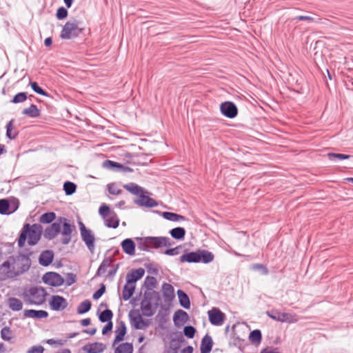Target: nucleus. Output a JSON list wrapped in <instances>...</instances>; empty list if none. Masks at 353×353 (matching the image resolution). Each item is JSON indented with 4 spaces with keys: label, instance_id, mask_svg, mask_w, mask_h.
I'll return each instance as SVG.
<instances>
[{
    "label": "nucleus",
    "instance_id": "nucleus-1",
    "mask_svg": "<svg viewBox=\"0 0 353 353\" xmlns=\"http://www.w3.org/2000/svg\"><path fill=\"white\" fill-rule=\"evenodd\" d=\"M75 226L71 225L67 219L61 217L45 230L43 236L46 239L52 240L61 232L63 236L61 243L67 245L71 241V234Z\"/></svg>",
    "mask_w": 353,
    "mask_h": 353
},
{
    "label": "nucleus",
    "instance_id": "nucleus-2",
    "mask_svg": "<svg viewBox=\"0 0 353 353\" xmlns=\"http://www.w3.org/2000/svg\"><path fill=\"white\" fill-rule=\"evenodd\" d=\"M43 228L40 224L34 223L30 225L26 223L19 235L18 239V245L20 248L24 246L26 241L28 238V243L30 245H36L41 239Z\"/></svg>",
    "mask_w": 353,
    "mask_h": 353
},
{
    "label": "nucleus",
    "instance_id": "nucleus-3",
    "mask_svg": "<svg viewBox=\"0 0 353 353\" xmlns=\"http://www.w3.org/2000/svg\"><path fill=\"white\" fill-rule=\"evenodd\" d=\"M48 296L46 290L40 286H34L23 290L21 297L29 305H41L46 302Z\"/></svg>",
    "mask_w": 353,
    "mask_h": 353
},
{
    "label": "nucleus",
    "instance_id": "nucleus-4",
    "mask_svg": "<svg viewBox=\"0 0 353 353\" xmlns=\"http://www.w3.org/2000/svg\"><path fill=\"white\" fill-rule=\"evenodd\" d=\"M161 292L163 301L158 304L157 301H160V296L156 292V310L159 307V310L169 311L172 307V302L174 299V289L173 286L168 283H163L161 286Z\"/></svg>",
    "mask_w": 353,
    "mask_h": 353
},
{
    "label": "nucleus",
    "instance_id": "nucleus-5",
    "mask_svg": "<svg viewBox=\"0 0 353 353\" xmlns=\"http://www.w3.org/2000/svg\"><path fill=\"white\" fill-rule=\"evenodd\" d=\"M81 23L77 20L69 21L65 23L61 32V38L63 39H71L78 37L83 30L80 27Z\"/></svg>",
    "mask_w": 353,
    "mask_h": 353
},
{
    "label": "nucleus",
    "instance_id": "nucleus-6",
    "mask_svg": "<svg viewBox=\"0 0 353 353\" xmlns=\"http://www.w3.org/2000/svg\"><path fill=\"white\" fill-rule=\"evenodd\" d=\"M13 262L14 256H11L0 265V281L17 276Z\"/></svg>",
    "mask_w": 353,
    "mask_h": 353
},
{
    "label": "nucleus",
    "instance_id": "nucleus-7",
    "mask_svg": "<svg viewBox=\"0 0 353 353\" xmlns=\"http://www.w3.org/2000/svg\"><path fill=\"white\" fill-rule=\"evenodd\" d=\"M79 225L81 236L83 241L86 245L88 249L92 253H93L94 251V248H95V245H94L95 238H94V235L93 232L90 229H88L85 226V225L83 223V222H81V221L79 222Z\"/></svg>",
    "mask_w": 353,
    "mask_h": 353
},
{
    "label": "nucleus",
    "instance_id": "nucleus-8",
    "mask_svg": "<svg viewBox=\"0 0 353 353\" xmlns=\"http://www.w3.org/2000/svg\"><path fill=\"white\" fill-rule=\"evenodd\" d=\"M154 304V295L153 292L145 291L143 298L141 302V310L144 316H150L153 314L152 306Z\"/></svg>",
    "mask_w": 353,
    "mask_h": 353
},
{
    "label": "nucleus",
    "instance_id": "nucleus-9",
    "mask_svg": "<svg viewBox=\"0 0 353 353\" xmlns=\"http://www.w3.org/2000/svg\"><path fill=\"white\" fill-rule=\"evenodd\" d=\"M13 264L14 265L17 275L19 276L29 270L31 265V260L28 256L21 254L16 257L14 256Z\"/></svg>",
    "mask_w": 353,
    "mask_h": 353
},
{
    "label": "nucleus",
    "instance_id": "nucleus-10",
    "mask_svg": "<svg viewBox=\"0 0 353 353\" xmlns=\"http://www.w3.org/2000/svg\"><path fill=\"white\" fill-rule=\"evenodd\" d=\"M267 315L272 319L282 323H296L297 318L295 314H291L285 312H281L276 310H272L267 312Z\"/></svg>",
    "mask_w": 353,
    "mask_h": 353
},
{
    "label": "nucleus",
    "instance_id": "nucleus-11",
    "mask_svg": "<svg viewBox=\"0 0 353 353\" xmlns=\"http://www.w3.org/2000/svg\"><path fill=\"white\" fill-rule=\"evenodd\" d=\"M220 111L224 117L229 119H234L238 114L237 106L234 102L230 101L221 103Z\"/></svg>",
    "mask_w": 353,
    "mask_h": 353
},
{
    "label": "nucleus",
    "instance_id": "nucleus-12",
    "mask_svg": "<svg viewBox=\"0 0 353 353\" xmlns=\"http://www.w3.org/2000/svg\"><path fill=\"white\" fill-rule=\"evenodd\" d=\"M208 314L210 323L215 326L223 325L225 319V314L218 307H212L208 312Z\"/></svg>",
    "mask_w": 353,
    "mask_h": 353
},
{
    "label": "nucleus",
    "instance_id": "nucleus-13",
    "mask_svg": "<svg viewBox=\"0 0 353 353\" xmlns=\"http://www.w3.org/2000/svg\"><path fill=\"white\" fill-rule=\"evenodd\" d=\"M42 280L44 283L54 287L61 286L64 283L62 276L59 274L53 272L46 273L43 276Z\"/></svg>",
    "mask_w": 353,
    "mask_h": 353
},
{
    "label": "nucleus",
    "instance_id": "nucleus-14",
    "mask_svg": "<svg viewBox=\"0 0 353 353\" xmlns=\"http://www.w3.org/2000/svg\"><path fill=\"white\" fill-rule=\"evenodd\" d=\"M129 318L132 327L136 329H144L147 326V323L143 320L139 310H132L129 312Z\"/></svg>",
    "mask_w": 353,
    "mask_h": 353
},
{
    "label": "nucleus",
    "instance_id": "nucleus-15",
    "mask_svg": "<svg viewBox=\"0 0 353 353\" xmlns=\"http://www.w3.org/2000/svg\"><path fill=\"white\" fill-rule=\"evenodd\" d=\"M49 304L51 309L54 311L63 310L68 306L67 300L63 296L59 295L52 296Z\"/></svg>",
    "mask_w": 353,
    "mask_h": 353
},
{
    "label": "nucleus",
    "instance_id": "nucleus-16",
    "mask_svg": "<svg viewBox=\"0 0 353 353\" xmlns=\"http://www.w3.org/2000/svg\"><path fill=\"white\" fill-rule=\"evenodd\" d=\"M136 241L138 249L142 251H150L154 248V237H137Z\"/></svg>",
    "mask_w": 353,
    "mask_h": 353
},
{
    "label": "nucleus",
    "instance_id": "nucleus-17",
    "mask_svg": "<svg viewBox=\"0 0 353 353\" xmlns=\"http://www.w3.org/2000/svg\"><path fill=\"white\" fill-rule=\"evenodd\" d=\"M184 341L185 339L183 334L181 332H176L172 336L170 341V348L174 353H177Z\"/></svg>",
    "mask_w": 353,
    "mask_h": 353
},
{
    "label": "nucleus",
    "instance_id": "nucleus-18",
    "mask_svg": "<svg viewBox=\"0 0 353 353\" xmlns=\"http://www.w3.org/2000/svg\"><path fill=\"white\" fill-rule=\"evenodd\" d=\"M189 319L188 313L181 309L177 310L173 316V321L176 327H180L185 323Z\"/></svg>",
    "mask_w": 353,
    "mask_h": 353
},
{
    "label": "nucleus",
    "instance_id": "nucleus-19",
    "mask_svg": "<svg viewBox=\"0 0 353 353\" xmlns=\"http://www.w3.org/2000/svg\"><path fill=\"white\" fill-rule=\"evenodd\" d=\"M214 259L212 252L207 250H197V263H203L205 264L212 262Z\"/></svg>",
    "mask_w": 353,
    "mask_h": 353
},
{
    "label": "nucleus",
    "instance_id": "nucleus-20",
    "mask_svg": "<svg viewBox=\"0 0 353 353\" xmlns=\"http://www.w3.org/2000/svg\"><path fill=\"white\" fill-rule=\"evenodd\" d=\"M145 274L143 268H138L132 270L126 274V281L135 285L136 282L141 279Z\"/></svg>",
    "mask_w": 353,
    "mask_h": 353
},
{
    "label": "nucleus",
    "instance_id": "nucleus-21",
    "mask_svg": "<svg viewBox=\"0 0 353 353\" xmlns=\"http://www.w3.org/2000/svg\"><path fill=\"white\" fill-rule=\"evenodd\" d=\"M23 316L26 318H32L37 319H45L48 316V313L45 310H25Z\"/></svg>",
    "mask_w": 353,
    "mask_h": 353
},
{
    "label": "nucleus",
    "instance_id": "nucleus-22",
    "mask_svg": "<svg viewBox=\"0 0 353 353\" xmlns=\"http://www.w3.org/2000/svg\"><path fill=\"white\" fill-rule=\"evenodd\" d=\"M138 198L134 200V203L140 206L153 207L154 205V201L149 196L145 195V192L143 190V193L138 195Z\"/></svg>",
    "mask_w": 353,
    "mask_h": 353
},
{
    "label": "nucleus",
    "instance_id": "nucleus-23",
    "mask_svg": "<svg viewBox=\"0 0 353 353\" xmlns=\"http://www.w3.org/2000/svg\"><path fill=\"white\" fill-rule=\"evenodd\" d=\"M213 346V341L212 337L205 334L201 340L200 350L201 353H210Z\"/></svg>",
    "mask_w": 353,
    "mask_h": 353
},
{
    "label": "nucleus",
    "instance_id": "nucleus-24",
    "mask_svg": "<svg viewBox=\"0 0 353 353\" xmlns=\"http://www.w3.org/2000/svg\"><path fill=\"white\" fill-rule=\"evenodd\" d=\"M114 261V259L111 256L105 257L101 265H99L96 276H101V275L104 274L107 270L108 268H111L113 265L112 263Z\"/></svg>",
    "mask_w": 353,
    "mask_h": 353
},
{
    "label": "nucleus",
    "instance_id": "nucleus-25",
    "mask_svg": "<svg viewBox=\"0 0 353 353\" xmlns=\"http://www.w3.org/2000/svg\"><path fill=\"white\" fill-rule=\"evenodd\" d=\"M105 225L108 228H117L119 226V219L117 214L114 212L108 214V215L103 219Z\"/></svg>",
    "mask_w": 353,
    "mask_h": 353
},
{
    "label": "nucleus",
    "instance_id": "nucleus-26",
    "mask_svg": "<svg viewBox=\"0 0 353 353\" xmlns=\"http://www.w3.org/2000/svg\"><path fill=\"white\" fill-rule=\"evenodd\" d=\"M53 259V252L51 250H46L41 253L39 258V261L41 265L48 266L52 263Z\"/></svg>",
    "mask_w": 353,
    "mask_h": 353
},
{
    "label": "nucleus",
    "instance_id": "nucleus-27",
    "mask_svg": "<svg viewBox=\"0 0 353 353\" xmlns=\"http://www.w3.org/2000/svg\"><path fill=\"white\" fill-rule=\"evenodd\" d=\"M103 167L110 170L117 169L118 170H122L123 172H132V169L129 167H125L119 163L106 160L103 162Z\"/></svg>",
    "mask_w": 353,
    "mask_h": 353
},
{
    "label": "nucleus",
    "instance_id": "nucleus-28",
    "mask_svg": "<svg viewBox=\"0 0 353 353\" xmlns=\"http://www.w3.org/2000/svg\"><path fill=\"white\" fill-rule=\"evenodd\" d=\"M121 247L125 253L129 255H134L135 243L131 239H125L121 242Z\"/></svg>",
    "mask_w": 353,
    "mask_h": 353
},
{
    "label": "nucleus",
    "instance_id": "nucleus-29",
    "mask_svg": "<svg viewBox=\"0 0 353 353\" xmlns=\"http://www.w3.org/2000/svg\"><path fill=\"white\" fill-rule=\"evenodd\" d=\"M165 219L173 221V222H179L183 221L186 220L185 216H182L181 214H178L176 213L170 212H159Z\"/></svg>",
    "mask_w": 353,
    "mask_h": 353
},
{
    "label": "nucleus",
    "instance_id": "nucleus-30",
    "mask_svg": "<svg viewBox=\"0 0 353 353\" xmlns=\"http://www.w3.org/2000/svg\"><path fill=\"white\" fill-rule=\"evenodd\" d=\"M177 295L180 305L185 309L190 308V301L188 294L181 290H177Z\"/></svg>",
    "mask_w": 353,
    "mask_h": 353
},
{
    "label": "nucleus",
    "instance_id": "nucleus-31",
    "mask_svg": "<svg viewBox=\"0 0 353 353\" xmlns=\"http://www.w3.org/2000/svg\"><path fill=\"white\" fill-rule=\"evenodd\" d=\"M126 333V327L125 323L121 321L118 325L115 330V338L114 340V345L120 342L123 339V337Z\"/></svg>",
    "mask_w": 353,
    "mask_h": 353
},
{
    "label": "nucleus",
    "instance_id": "nucleus-32",
    "mask_svg": "<svg viewBox=\"0 0 353 353\" xmlns=\"http://www.w3.org/2000/svg\"><path fill=\"white\" fill-rule=\"evenodd\" d=\"M135 287L136 285L126 281L122 292V298L124 301H128L131 298L134 292Z\"/></svg>",
    "mask_w": 353,
    "mask_h": 353
},
{
    "label": "nucleus",
    "instance_id": "nucleus-33",
    "mask_svg": "<svg viewBox=\"0 0 353 353\" xmlns=\"http://www.w3.org/2000/svg\"><path fill=\"white\" fill-rule=\"evenodd\" d=\"M186 231L182 227H176L170 230L169 234L170 236L178 241L183 240L185 236Z\"/></svg>",
    "mask_w": 353,
    "mask_h": 353
},
{
    "label": "nucleus",
    "instance_id": "nucleus-34",
    "mask_svg": "<svg viewBox=\"0 0 353 353\" xmlns=\"http://www.w3.org/2000/svg\"><path fill=\"white\" fill-rule=\"evenodd\" d=\"M181 263H197V250L195 252H190L182 254L179 257Z\"/></svg>",
    "mask_w": 353,
    "mask_h": 353
},
{
    "label": "nucleus",
    "instance_id": "nucleus-35",
    "mask_svg": "<svg viewBox=\"0 0 353 353\" xmlns=\"http://www.w3.org/2000/svg\"><path fill=\"white\" fill-rule=\"evenodd\" d=\"M8 304L9 308L15 312H18L22 310L23 303L22 301L15 297H10L8 299Z\"/></svg>",
    "mask_w": 353,
    "mask_h": 353
},
{
    "label": "nucleus",
    "instance_id": "nucleus-36",
    "mask_svg": "<svg viewBox=\"0 0 353 353\" xmlns=\"http://www.w3.org/2000/svg\"><path fill=\"white\" fill-rule=\"evenodd\" d=\"M105 346L101 343H94L85 347L88 353H101L103 352Z\"/></svg>",
    "mask_w": 353,
    "mask_h": 353
},
{
    "label": "nucleus",
    "instance_id": "nucleus-37",
    "mask_svg": "<svg viewBox=\"0 0 353 353\" xmlns=\"http://www.w3.org/2000/svg\"><path fill=\"white\" fill-rule=\"evenodd\" d=\"M249 340L251 343L258 345L262 341V334L260 330H254L249 334Z\"/></svg>",
    "mask_w": 353,
    "mask_h": 353
},
{
    "label": "nucleus",
    "instance_id": "nucleus-38",
    "mask_svg": "<svg viewBox=\"0 0 353 353\" xmlns=\"http://www.w3.org/2000/svg\"><path fill=\"white\" fill-rule=\"evenodd\" d=\"M22 114L32 118H36L40 115V112L36 105L32 104L29 108L23 109Z\"/></svg>",
    "mask_w": 353,
    "mask_h": 353
},
{
    "label": "nucleus",
    "instance_id": "nucleus-39",
    "mask_svg": "<svg viewBox=\"0 0 353 353\" xmlns=\"http://www.w3.org/2000/svg\"><path fill=\"white\" fill-rule=\"evenodd\" d=\"M14 120L11 119L6 125V137L10 139H16L18 132L14 130Z\"/></svg>",
    "mask_w": 353,
    "mask_h": 353
},
{
    "label": "nucleus",
    "instance_id": "nucleus-40",
    "mask_svg": "<svg viewBox=\"0 0 353 353\" xmlns=\"http://www.w3.org/2000/svg\"><path fill=\"white\" fill-rule=\"evenodd\" d=\"M132 352L133 346L130 343H121L114 350V353H132Z\"/></svg>",
    "mask_w": 353,
    "mask_h": 353
},
{
    "label": "nucleus",
    "instance_id": "nucleus-41",
    "mask_svg": "<svg viewBox=\"0 0 353 353\" xmlns=\"http://www.w3.org/2000/svg\"><path fill=\"white\" fill-rule=\"evenodd\" d=\"M123 187L128 192H130L132 194H134L137 196L139 195V194L143 193V189L142 188H141L140 186H139L138 185L133 183H130L124 185Z\"/></svg>",
    "mask_w": 353,
    "mask_h": 353
},
{
    "label": "nucleus",
    "instance_id": "nucleus-42",
    "mask_svg": "<svg viewBox=\"0 0 353 353\" xmlns=\"http://www.w3.org/2000/svg\"><path fill=\"white\" fill-rule=\"evenodd\" d=\"M170 311L159 310L157 315V318L159 321V324L161 327H163L164 325L169 321Z\"/></svg>",
    "mask_w": 353,
    "mask_h": 353
},
{
    "label": "nucleus",
    "instance_id": "nucleus-43",
    "mask_svg": "<svg viewBox=\"0 0 353 353\" xmlns=\"http://www.w3.org/2000/svg\"><path fill=\"white\" fill-rule=\"evenodd\" d=\"M91 308V302L89 300H85L81 302L77 307L78 314H84L88 312Z\"/></svg>",
    "mask_w": 353,
    "mask_h": 353
},
{
    "label": "nucleus",
    "instance_id": "nucleus-44",
    "mask_svg": "<svg viewBox=\"0 0 353 353\" xmlns=\"http://www.w3.org/2000/svg\"><path fill=\"white\" fill-rule=\"evenodd\" d=\"M56 218V214L54 212H46L42 214L39 218V221L42 223H50Z\"/></svg>",
    "mask_w": 353,
    "mask_h": 353
},
{
    "label": "nucleus",
    "instance_id": "nucleus-45",
    "mask_svg": "<svg viewBox=\"0 0 353 353\" xmlns=\"http://www.w3.org/2000/svg\"><path fill=\"white\" fill-rule=\"evenodd\" d=\"M112 316H113L112 312L110 310L107 309V310L103 311L100 314L99 319L100 321H101L103 323H105V322L108 323L109 321H111Z\"/></svg>",
    "mask_w": 353,
    "mask_h": 353
},
{
    "label": "nucleus",
    "instance_id": "nucleus-46",
    "mask_svg": "<svg viewBox=\"0 0 353 353\" xmlns=\"http://www.w3.org/2000/svg\"><path fill=\"white\" fill-rule=\"evenodd\" d=\"M351 155L349 154H340V153H328L327 157L330 161H334V160H345L349 159L351 158Z\"/></svg>",
    "mask_w": 353,
    "mask_h": 353
},
{
    "label": "nucleus",
    "instance_id": "nucleus-47",
    "mask_svg": "<svg viewBox=\"0 0 353 353\" xmlns=\"http://www.w3.org/2000/svg\"><path fill=\"white\" fill-rule=\"evenodd\" d=\"M144 287L145 291H150L154 293V276H147L145 282Z\"/></svg>",
    "mask_w": 353,
    "mask_h": 353
},
{
    "label": "nucleus",
    "instance_id": "nucleus-48",
    "mask_svg": "<svg viewBox=\"0 0 353 353\" xmlns=\"http://www.w3.org/2000/svg\"><path fill=\"white\" fill-rule=\"evenodd\" d=\"M76 185L70 181L65 182L63 184V190L66 195H71L76 191Z\"/></svg>",
    "mask_w": 353,
    "mask_h": 353
},
{
    "label": "nucleus",
    "instance_id": "nucleus-49",
    "mask_svg": "<svg viewBox=\"0 0 353 353\" xmlns=\"http://www.w3.org/2000/svg\"><path fill=\"white\" fill-rule=\"evenodd\" d=\"M10 204L7 199H0V214H9Z\"/></svg>",
    "mask_w": 353,
    "mask_h": 353
},
{
    "label": "nucleus",
    "instance_id": "nucleus-50",
    "mask_svg": "<svg viewBox=\"0 0 353 353\" xmlns=\"http://www.w3.org/2000/svg\"><path fill=\"white\" fill-rule=\"evenodd\" d=\"M196 329L192 325H186L183 328V334L188 339H193L196 334Z\"/></svg>",
    "mask_w": 353,
    "mask_h": 353
},
{
    "label": "nucleus",
    "instance_id": "nucleus-51",
    "mask_svg": "<svg viewBox=\"0 0 353 353\" xmlns=\"http://www.w3.org/2000/svg\"><path fill=\"white\" fill-rule=\"evenodd\" d=\"M170 238L167 236H156V249L168 244Z\"/></svg>",
    "mask_w": 353,
    "mask_h": 353
},
{
    "label": "nucleus",
    "instance_id": "nucleus-52",
    "mask_svg": "<svg viewBox=\"0 0 353 353\" xmlns=\"http://www.w3.org/2000/svg\"><path fill=\"white\" fill-rule=\"evenodd\" d=\"M181 249V245H178L173 248H168L163 252V254L169 256H176L180 254Z\"/></svg>",
    "mask_w": 353,
    "mask_h": 353
},
{
    "label": "nucleus",
    "instance_id": "nucleus-53",
    "mask_svg": "<svg viewBox=\"0 0 353 353\" xmlns=\"http://www.w3.org/2000/svg\"><path fill=\"white\" fill-rule=\"evenodd\" d=\"M27 99V94L26 92H19L17 94L13 99H12L11 102L13 103H22L25 101Z\"/></svg>",
    "mask_w": 353,
    "mask_h": 353
},
{
    "label": "nucleus",
    "instance_id": "nucleus-54",
    "mask_svg": "<svg viewBox=\"0 0 353 353\" xmlns=\"http://www.w3.org/2000/svg\"><path fill=\"white\" fill-rule=\"evenodd\" d=\"M12 332L9 327H3L1 331V336L4 341H10L12 339Z\"/></svg>",
    "mask_w": 353,
    "mask_h": 353
},
{
    "label": "nucleus",
    "instance_id": "nucleus-55",
    "mask_svg": "<svg viewBox=\"0 0 353 353\" xmlns=\"http://www.w3.org/2000/svg\"><path fill=\"white\" fill-rule=\"evenodd\" d=\"M252 268L254 270L261 271V274L263 275H268L269 274V270H268V268L265 265L261 264V263H256V264L252 265Z\"/></svg>",
    "mask_w": 353,
    "mask_h": 353
},
{
    "label": "nucleus",
    "instance_id": "nucleus-56",
    "mask_svg": "<svg viewBox=\"0 0 353 353\" xmlns=\"http://www.w3.org/2000/svg\"><path fill=\"white\" fill-rule=\"evenodd\" d=\"M30 86L32 89L37 92V94H39L43 96H47V93L39 86L38 83L37 82H30Z\"/></svg>",
    "mask_w": 353,
    "mask_h": 353
},
{
    "label": "nucleus",
    "instance_id": "nucleus-57",
    "mask_svg": "<svg viewBox=\"0 0 353 353\" xmlns=\"http://www.w3.org/2000/svg\"><path fill=\"white\" fill-rule=\"evenodd\" d=\"M108 192L111 194L117 195L121 193V190L114 183H111L108 185Z\"/></svg>",
    "mask_w": 353,
    "mask_h": 353
},
{
    "label": "nucleus",
    "instance_id": "nucleus-58",
    "mask_svg": "<svg viewBox=\"0 0 353 353\" xmlns=\"http://www.w3.org/2000/svg\"><path fill=\"white\" fill-rule=\"evenodd\" d=\"M67 339H50L46 341V343L50 345H63L66 343Z\"/></svg>",
    "mask_w": 353,
    "mask_h": 353
},
{
    "label": "nucleus",
    "instance_id": "nucleus-59",
    "mask_svg": "<svg viewBox=\"0 0 353 353\" xmlns=\"http://www.w3.org/2000/svg\"><path fill=\"white\" fill-rule=\"evenodd\" d=\"M67 15H68V11L65 8L61 7V8H58V10L57 11V14H56V17L58 19H59V20L63 19L66 18Z\"/></svg>",
    "mask_w": 353,
    "mask_h": 353
},
{
    "label": "nucleus",
    "instance_id": "nucleus-60",
    "mask_svg": "<svg viewBox=\"0 0 353 353\" xmlns=\"http://www.w3.org/2000/svg\"><path fill=\"white\" fill-rule=\"evenodd\" d=\"M44 347L41 345H34L32 346L28 350L27 353H43Z\"/></svg>",
    "mask_w": 353,
    "mask_h": 353
},
{
    "label": "nucleus",
    "instance_id": "nucleus-61",
    "mask_svg": "<svg viewBox=\"0 0 353 353\" xmlns=\"http://www.w3.org/2000/svg\"><path fill=\"white\" fill-rule=\"evenodd\" d=\"M105 291V287L102 284L100 288L93 294L92 298L95 300L99 299L104 294Z\"/></svg>",
    "mask_w": 353,
    "mask_h": 353
},
{
    "label": "nucleus",
    "instance_id": "nucleus-62",
    "mask_svg": "<svg viewBox=\"0 0 353 353\" xmlns=\"http://www.w3.org/2000/svg\"><path fill=\"white\" fill-rule=\"evenodd\" d=\"M112 212V211H110V208L105 205H101L99 208V214L103 219L108 215V214L111 213Z\"/></svg>",
    "mask_w": 353,
    "mask_h": 353
},
{
    "label": "nucleus",
    "instance_id": "nucleus-63",
    "mask_svg": "<svg viewBox=\"0 0 353 353\" xmlns=\"http://www.w3.org/2000/svg\"><path fill=\"white\" fill-rule=\"evenodd\" d=\"M76 281V276L73 273H68L66 276V285H71Z\"/></svg>",
    "mask_w": 353,
    "mask_h": 353
},
{
    "label": "nucleus",
    "instance_id": "nucleus-64",
    "mask_svg": "<svg viewBox=\"0 0 353 353\" xmlns=\"http://www.w3.org/2000/svg\"><path fill=\"white\" fill-rule=\"evenodd\" d=\"M119 265L117 263L116 265H113L110 269L108 270V276L110 278V279H112L114 275L116 274L117 272V270L119 268Z\"/></svg>",
    "mask_w": 353,
    "mask_h": 353
}]
</instances>
